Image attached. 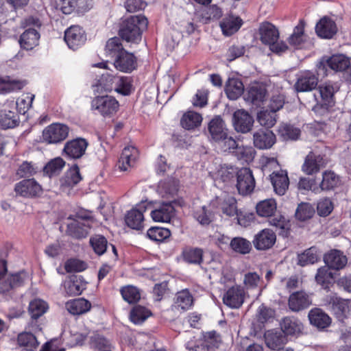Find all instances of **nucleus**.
<instances>
[{
	"mask_svg": "<svg viewBox=\"0 0 351 351\" xmlns=\"http://www.w3.org/2000/svg\"><path fill=\"white\" fill-rule=\"evenodd\" d=\"M253 143L257 149H267L276 143V136L271 130H259L253 134Z\"/></svg>",
	"mask_w": 351,
	"mask_h": 351,
	"instance_id": "a211bd4d",
	"label": "nucleus"
},
{
	"mask_svg": "<svg viewBox=\"0 0 351 351\" xmlns=\"http://www.w3.org/2000/svg\"><path fill=\"white\" fill-rule=\"evenodd\" d=\"M160 192L163 197L173 196L178 190V181L173 179H169L166 181L160 182L159 184Z\"/></svg>",
	"mask_w": 351,
	"mask_h": 351,
	"instance_id": "680f3d73",
	"label": "nucleus"
},
{
	"mask_svg": "<svg viewBox=\"0 0 351 351\" xmlns=\"http://www.w3.org/2000/svg\"><path fill=\"white\" fill-rule=\"evenodd\" d=\"M88 219V217H82L77 216L76 219L68 223L66 230L67 234L78 239L86 237L90 229V224Z\"/></svg>",
	"mask_w": 351,
	"mask_h": 351,
	"instance_id": "f8f14e48",
	"label": "nucleus"
},
{
	"mask_svg": "<svg viewBox=\"0 0 351 351\" xmlns=\"http://www.w3.org/2000/svg\"><path fill=\"white\" fill-rule=\"evenodd\" d=\"M204 251L199 247H186L183 249L182 256L186 263L200 265L203 262Z\"/></svg>",
	"mask_w": 351,
	"mask_h": 351,
	"instance_id": "c9c22d12",
	"label": "nucleus"
},
{
	"mask_svg": "<svg viewBox=\"0 0 351 351\" xmlns=\"http://www.w3.org/2000/svg\"><path fill=\"white\" fill-rule=\"evenodd\" d=\"M253 123V118L244 110H238L233 114V125L237 132L241 133L250 132Z\"/></svg>",
	"mask_w": 351,
	"mask_h": 351,
	"instance_id": "f3484780",
	"label": "nucleus"
},
{
	"mask_svg": "<svg viewBox=\"0 0 351 351\" xmlns=\"http://www.w3.org/2000/svg\"><path fill=\"white\" fill-rule=\"evenodd\" d=\"M312 304L309 295L304 291H297L290 295L288 305L291 311L299 312L308 308Z\"/></svg>",
	"mask_w": 351,
	"mask_h": 351,
	"instance_id": "6ab92c4d",
	"label": "nucleus"
},
{
	"mask_svg": "<svg viewBox=\"0 0 351 351\" xmlns=\"http://www.w3.org/2000/svg\"><path fill=\"white\" fill-rule=\"evenodd\" d=\"M270 180L275 193L278 195H285L289 185L287 172L282 170L273 171L270 175Z\"/></svg>",
	"mask_w": 351,
	"mask_h": 351,
	"instance_id": "393cba45",
	"label": "nucleus"
},
{
	"mask_svg": "<svg viewBox=\"0 0 351 351\" xmlns=\"http://www.w3.org/2000/svg\"><path fill=\"white\" fill-rule=\"evenodd\" d=\"M39 40V32L33 27H29L21 35L19 42L22 49L32 50L38 45Z\"/></svg>",
	"mask_w": 351,
	"mask_h": 351,
	"instance_id": "bb28decb",
	"label": "nucleus"
},
{
	"mask_svg": "<svg viewBox=\"0 0 351 351\" xmlns=\"http://www.w3.org/2000/svg\"><path fill=\"white\" fill-rule=\"evenodd\" d=\"M120 82L118 75H112L110 74H103L99 80L93 85L94 92L102 93L103 92H110L114 90L115 84Z\"/></svg>",
	"mask_w": 351,
	"mask_h": 351,
	"instance_id": "cd10ccee",
	"label": "nucleus"
},
{
	"mask_svg": "<svg viewBox=\"0 0 351 351\" xmlns=\"http://www.w3.org/2000/svg\"><path fill=\"white\" fill-rule=\"evenodd\" d=\"M90 243L94 252L99 256L106 252L108 245L107 239L100 234L90 237Z\"/></svg>",
	"mask_w": 351,
	"mask_h": 351,
	"instance_id": "4d7b16f0",
	"label": "nucleus"
},
{
	"mask_svg": "<svg viewBox=\"0 0 351 351\" xmlns=\"http://www.w3.org/2000/svg\"><path fill=\"white\" fill-rule=\"evenodd\" d=\"M266 97V89L258 84L250 86L245 95V99L256 106H260Z\"/></svg>",
	"mask_w": 351,
	"mask_h": 351,
	"instance_id": "72a5a7b5",
	"label": "nucleus"
},
{
	"mask_svg": "<svg viewBox=\"0 0 351 351\" xmlns=\"http://www.w3.org/2000/svg\"><path fill=\"white\" fill-rule=\"evenodd\" d=\"M304 26L305 22L304 20H300L299 23L295 27L293 34L288 38V42L291 46L298 48L305 42Z\"/></svg>",
	"mask_w": 351,
	"mask_h": 351,
	"instance_id": "ea45409f",
	"label": "nucleus"
},
{
	"mask_svg": "<svg viewBox=\"0 0 351 351\" xmlns=\"http://www.w3.org/2000/svg\"><path fill=\"white\" fill-rule=\"evenodd\" d=\"M66 310L73 315H81L88 312L91 308L90 302L83 298L68 301L65 304Z\"/></svg>",
	"mask_w": 351,
	"mask_h": 351,
	"instance_id": "2f4dec72",
	"label": "nucleus"
},
{
	"mask_svg": "<svg viewBox=\"0 0 351 351\" xmlns=\"http://www.w3.org/2000/svg\"><path fill=\"white\" fill-rule=\"evenodd\" d=\"M244 86L237 78H229L226 84L225 91L230 99L239 98L243 93Z\"/></svg>",
	"mask_w": 351,
	"mask_h": 351,
	"instance_id": "e433bc0d",
	"label": "nucleus"
},
{
	"mask_svg": "<svg viewBox=\"0 0 351 351\" xmlns=\"http://www.w3.org/2000/svg\"><path fill=\"white\" fill-rule=\"evenodd\" d=\"M264 337L267 346L272 350L278 348L287 341L286 336L282 331L268 330Z\"/></svg>",
	"mask_w": 351,
	"mask_h": 351,
	"instance_id": "473e14b6",
	"label": "nucleus"
},
{
	"mask_svg": "<svg viewBox=\"0 0 351 351\" xmlns=\"http://www.w3.org/2000/svg\"><path fill=\"white\" fill-rule=\"evenodd\" d=\"M177 201L163 202L158 208L151 212V217L157 222H169L173 215L175 209L173 204H176Z\"/></svg>",
	"mask_w": 351,
	"mask_h": 351,
	"instance_id": "412c9836",
	"label": "nucleus"
},
{
	"mask_svg": "<svg viewBox=\"0 0 351 351\" xmlns=\"http://www.w3.org/2000/svg\"><path fill=\"white\" fill-rule=\"evenodd\" d=\"M245 291L239 286L228 289L223 296V304L232 308H239L243 304Z\"/></svg>",
	"mask_w": 351,
	"mask_h": 351,
	"instance_id": "dca6fc26",
	"label": "nucleus"
},
{
	"mask_svg": "<svg viewBox=\"0 0 351 351\" xmlns=\"http://www.w3.org/2000/svg\"><path fill=\"white\" fill-rule=\"evenodd\" d=\"M81 180L80 169L77 166L75 165L66 172L61 182L63 185L73 186L80 182Z\"/></svg>",
	"mask_w": 351,
	"mask_h": 351,
	"instance_id": "5fc2aeb1",
	"label": "nucleus"
},
{
	"mask_svg": "<svg viewBox=\"0 0 351 351\" xmlns=\"http://www.w3.org/2000/svg\"><path fill=\"white\" fill-rule=\"evenodd\" d=\"M138 152L134 146L125 147L118 161V167L121 171H128L132 167L138 158Z\"/></svg>",
	"mask_w": 351,
	"mask_h": 351,
	"instance_id": "4be33fe9",
	"label": "nucleus"
},
{
	"mask_svg": "<svg viewBox=\"0 0 351 351\" xmlns=\"http://www.w3.org/2000/svg\"><path fill=\"white\" fill-rule=\"evenodd\" d=\"M335 279L334 274L327 266H324L317 269L315 275V280L323 289H327Z\"/></svg>",
	"mask_w": 351,
	"mask_h": 351,
	"instance_id": "79ce46f5",
	"label": "nucleus"
},
{
	"mask_svg": "<svg viewBox=\"0 0 351 351\" xmlns=\"http://www.w3.org/2000/svg\"><path fill=\"white\" fill-rule=\"evenodd\" d=\"M282 332L287 335H297L302 332L303 324L293 316L285 317L280 322Z\"/></svg>",
	"mask_w": 351,
	"mask_h": 351,
	"instance_id": "a878e982",
	"label": "nucleus"
},
{
	"mask_svg": "<svg viewBox=\"0 0 351 351\" xmlns=\"http://www.w3.org/2000/svg\"><path fill=\"white\" fill-rule=\"evenodd\" d=\"M19 123V115L12 111L0 112V125L6 129L12 128Z\"/></svg>",
	"mask_w": 351,
	"mask_h": 351,
	"instance_id": "603ef678",
	"label": "nucleus"
},
{
	"mask_svg": "<svg viewBox=\"0 0 351 351\" xmlns=\"http://www.w3.org/2000/svg\"><path fill=\"white\" fill-rule=\"evenodd\" d=\"M64 40L70 49L75 50L85 43V31L78 25L71 26L64 32Z\"/></svg>",
	"mask_w": 351,
	"mask_h": 351,
	"instance_id": "1a4fd4ad",
	"label": "nucleus"
},
{
	"mask_svg": "<svg viewBox=\"0 0 351 351\" xmlns=\"http://www.w3.org/2000/svg\"><path fill=\"white\" fill-rule=\"evenodd\" d=\"M136 58L133 53L126 50L119 53L114 60V67L124 73H130L136 68Z\"/></svg>",
	"mask_w": 351,
	"mask_h": 351,
	"instance_id": "2eb2a0df",
	"label": "nucleus"
},
{
	"mask_svg": "<svg viewBox=\"0 0 351 351\" xmlns=\"http://www.w3.org/2000/svg\"><path fill=\"white\" fill-rule=\"evenodd\" d=\"M65 162L61 158H56L49 162L44 167V172L49 177L56 176L60 173L64 167Z\"/></svg>",
	"mask_w": 351,
	"mask_h": 351,
	"instance_id": "bf43d9fd",
	"label": "nucleus"
},
{
	"mask_svg": "<svg viewBox=\"0 0 351 351\" xmlns=\"http://www.w3.org/2000/svg\"><path fill=\"white\" fill-rule=\"evenodd\" d=\"M65 291L69 295H76L82 293L86 288V284L80 277L72 276L64 283Z\"/></svg>",
	"mask_w": 351,
	"mask_h": 351,
	"instance_id": "4c0bfd02",
	"label": "nucleus"
},
{
	"mask_svg": "<svg viewBox=\"0 0 351 351\" xmlns=\"http://www.w3.org/2000/svg\"><path fill=\"white\" fill-rule=\"evenodd\" d=\"M193 217L202 226H207L213 220V212L206 206L196 208L193 211Z\"/></svg>",
	"mask_w": 351,
	"mask_h": 351,
	"instance_id": "a18cd8bd",
	"label": "nucleus"
},
{
	"mask_svg": "<svg viewBox=\"0 0 351 351\" xmlns=\"http://www.w3.org/2000/svg\"><path fill=\"white\" fill-rule=\"evenodd\" d=\"M326 163L327 161L324 156L311 152L305 157L302 170L306 175H313L319 172L322 168L325 167Z\"/></svg>",
	"mask_w": 351,
	"mask_h": 351,
	"instance_id": "ddd939ff",
	"label": "nucleus"
},
{
	"mask_svg": "<svg viewBox=\"0 0 351 351\" xmlns=\"http://www.w3.org/2000/svg\"><path fill=\"white\" fill-rule=\"evenodd\" d=\"M147 234L153 241H162L170 237L171 232L167 228L152 227L147 230Z\"/></svg>",
	"mask_w": 351,
	"mask_h": 351,
	"instance_id": "338daca9",
	"label": "nucleus"
},
{
	"mask_svg": "<svg viewBox=\"0 0 351 351\" xmlns=\"http://www.w3.org/2000/svg\"><path fill=\"white\" fill-rule=\"evenodd\" d=\"M315 32L320 38L329 39L336 34L337 27L334 21L324 16L316 24Z\"/></svg>",
	"mask_w": 351,
	"mask_h": 351,
	"instance_id": "b1692460",
	"label": "nucleus"
},
{
	"mask_svg": "<svg viewBox=\"0 0 351 351\" xmlns=\"http://www.w3.org/2000/svg\"><path fill=\"white\" fill-rule=\"evenodd\" d=\"M208 131L212 138L217 142L228 133L223 121L219 117L213 118L208 123Z\"/></svg>",
	"mask_w": 351,
	"mask_h": 351,
	"instance_id": "f704fd0d",
	"label": "nucleus"
},
{
	"mask_svg": "<svg viewBox=\"0 0 351 351\" xmlns=\"http://www.w3.org/2000/svg\"><path fill=\"white\" fill-rule=\"evenodd\" d=\"M257 120L262 126L270 128L276 123V114L268 110H262L258 113Z\"/></svg>",
	"mask_w": 351,
	"mask_h": 351,
	"instance_id": "052dcab7",
	"label": "nucleus"
},
{
	"mask_svg": "<svg viewBox=\"0 0 351 351\" xmlns=\"http://www.w3.org/2000/svg\"><path fill=\"white\" fill-rule=\"evenodd\" d=\"M124 300L130 304L135 303L141 298L139 291L134 286L128 285L121 289Z\"/></svg>",
	"mask_w": 351,
	"mask_h": 351,
	"instance_id": "69168bd1",
	"label": "nucleus"
},
{
	"mask_svg": "<svg viewBox=\"0 0 351 351\" xmlns=\"http://www.w3.org/2000/svg\"><path fill=\"white\" fill-rule=\"evenodd\" d=\"M318 259L317 249L315 247H311L298 256V264L303 267L308 264H314Z\"/></svg>",
	"mask_w": 351,
	"mask_h": 351,
	"instance_id": "864d4df0",
	"label": "nucleus"
},
{
	"mask_svg": "<svg viewBox=\"0 0 351 351\" xmlns=\"http://www.w3.org/2000/svg\"><path fill=\"white\" fill-rule=\"evenodd\" d=\"M150 315V311L146 308L136 306L130 312V319L134 324H141L149 317Z\"/></svg>",
	"mask_w": 351,
	"mask_h": 351,
	"instance_id": "e2e57ef3",
	"label": "nucleus"
},
{
	"mask_svg": "<svg viewBox=\"0 0 351 351\" xmlns=\"http://www.w3.org/2000/svg\"><path fill=\"white\" fill-rule=\"evenodd\" d=\"M16 193L24 197H34L42 193L41 186L34 179L23 180L14 187Z\"/></svg>",
	"mask_w": 351,
	"mask_h": 351,
	"instance_id": "9b49d317",
	"label": "nucleus"
},
{
	"mask_svg": "<svg viewBox=\"0 0 351 351\" xmlns=\"http://www.w3.org/2000/svg\"><path fill=\"white\" fill-rule=\"evenodd\" d=\"M221 209L223 214L229 217L237 216L238 223H240L239 213L237 209V200L233 197H227L221 204Z\"/></svg>",
	"mask_w": 351,
	"mask_h": 351,
	"instance_id": "8fccbe9b",
	"label": "nucleus"
},
{
	"mask_svg": "<svg viewBox=\"0 0 351 351\" xmlns=\"http://www.w3.org/2000/svg\"><path fill=\"white\" fill-rule=\"evenodd\" d=\"M119 106L118 101L108 95L95 97L91 101L92 110H97L104 117H110L116 113Z\"/></svg>",
	"mask_w": 351,
	"mask_h": 351,
	"instance_id": "39448f33",
	"label": "nucleus"
},
{
	"mask_svg": "<svg viewBox=\"0 0 351 351\" xmlns=\"http://www.w3.org/2000/svg\"><path fill=\"white\" fill-rule=\"evenodd\" d=\"M150 205L142 202L138 205L137 208L132 209L128 211L125 217V223L128 227L134 230H141L143 228L144 217L143 213L145 212Z\"/></svg>",
	"mask_w": 351,
	"mask_h": 351,
	"instance_id": "6e6552de",
	"label": "nucleus"
},
{
	"mask_svg": "<svg viewBox=\"0 0 351 351\" xmlns=\"http://www.w3.org/2000/svg\"><path fill=\"white\" fill-rule=\"evenodd\" d=\"M269 220V223L271 226L276 227L279 229V234L284 237H288L289 234V223L286 219L280 215H273Z\"/></svg>",
	"mask_w": 351,
	"mask_h": 351,
	"instance_id": "6e6d98bb",
	"label": "nucleus"
},
{
	"mask_svg": "<svg viewBox=\"0 0 351 351\" xmlns=\"http://www.w3.org/2000/svg\"><path fill=\"white\" fill-rule=\"evenodd\" d=\"M310 323L319 329H324L331 324V318L322 309L313 308L308 313Z\"/></svg>",
	"mask_w": 351,
	"mask_h": 351,
	"instance_id": "c756f323",
	"label": "nucleus"
},
{
	"mask_svg": "<svg viewBox=\"0 0 351 351\" xmlns=\"http://www.w3.org/2000/svg\"><path fill=\"white\" fill-rule=\"evenodd\" d=\"M202 121V115L193 111L186 112L181 119L182 126L186 130H193L200 125Z\"/></svg>",
	"mask_w": 351,
	"mask_h": 351,
	"instance_id": "37998d69",
	"label": "nucleus"
},
{
	"mask_svg": "<svg viewBox=\"0 0 351 351\" xmlns=\"http://www.w3.org/2000/svg\"><path fill=\"white\" fill-rule=\"evenodd\" d=\"M69 132V129L66 125L53 123L44 129L43 140L47 143H58L66 139Z\"/></svg>",
	"mask_w": 351,
	"mask_h": 351,
	"instance_id": "423d86ee",
	"label": "nucleus"
},
{
	"mask_svg": "<svg viewBox=\"0 0 351 351\" xmlns=\"http://www.w3.org/2000/svg\"><path fill=\"white\" fill-rule=\"evenodd\" d=\"M56 9L65 14L73 12H84L89 9L88 0H53Z\"/></svg>",
	"mask_w": 351,
	"mask_h": 351,
	"instance_id": "9d476101",
	"label": "nucleus"
},
{
	"mask_svg": "<svg viewBox=\"0 0 351 351\" xmlns=\"http://www.w3.org/2000/svg\"><path fill=\"white\" fill-rule=\"evenodd\" d=\"M255 186V180L249 168H242L237 172V188L239 194L246 195L251 193Z\"/></svg>",
	"mask_w": 351,
	"mask_h": 351,
	"instance_id": "0eeeda50",
	"label": "nucleus"
},
{
	"mask_svg": "<svg viewBox=\"0 0 351 351\" xmlns=\"http://www.w3.org/2000/svg\"><path fill=\"white\" fill-rule=\"evenodd\" d=\"M326 300L328 304L331 306V308L336 313L343 314L348 309L346 301L338 298L336 295H328Z\"/></svg>",
	"mask_w": 351,
	"mask_h": 351,
	"instance_id": "0e129e2a",
	"label": "nucleus"
},
{
	"mask_svg": "<svg viewBox=\"0 0 351 351\" xmlns=\"http://www.w3.org/2000/svg\"><path fill=\"white\" fill-rule=\"evenodd\" d=\"M193 296L187 289H184L177 293L175 304L178 308L182 310H187L193 305Z\"/></svg>",
	"mask_w": 351,
	"mask_h": 351,
	"instance_id": "09e8293b",
	"label": "nucleus"
},
{
	"mask_svg": "<svg viewBox=\"0 0 351 351\" xmlns=\"http://www.w3.org/2000/svg\"><path fill=\"white\" fill-rule=\"evenodd\" d=\"M350 64L349 59L342 54L334 55L327 59L326 62L319 66V70H324L326 66L335 71H342L348 69Z\"/></svg>",
	"mask_w": 351,
	"mask_h": 351,
	"instance_id": "c85d7f7f",
	"label": "nucleus"
},
{
	"mask_svg": "<svg viewBox=\"0 0 351 351\" xmlns=\"http://www.w3.org/2000/svg\"><path fill=\"white\" fill-rule=\"evenodd\" d=\"M231 249L239 254H248L251 249V243L243 237H234L230 242Z\"/></svg>",
	"mask_w": 351,
	"mask_h": 351,
	"instance_id": "3c124183",
	"label": "nucleus"
},
{
	"mask_svg": "<svg viewBox=\"0 0 351 351\" xmlns=\"http://www.w3.org/2000/svg\"><path fill=\"white\" fill-rule=\"evenodd\" d=\"M339 178L333 171H326L322 174V180L319 184L322 191H329L337 186Z\"/></svg>",
	"mask_w": 351,
	"mask_h": 351,
	"instance_id": "49530a36",
	"label": "nucleus"
},
{
	"mask_svg": "<svg viewBox=\"0 0 351 351\" xmlns=\"http://www.w3.org/2000/svg\"><path fill=\"white\" fill-rule=\"evenodd\" d=\"M256 209L259 216L263 217H271L276 211V202L274 199H265L257 204Z\"/></svg>",
	"mask_w": 351,
	"mask_h": 351,
	"instance_id": "a19ab883",
	"label": "nucleus"
},
{
	"mask_svg": "<svg viewBox=\"0 0 351 351\" xmlns=\"http://www.w3.org/2000/svg\"><path fill=\"white\" fill-rule=\"evenodd\" d=\"M88 143L84 138H78L68 141L64 147V152L71 158H81L86 152Z\"/></svg>",
	"mask_w": 351,
	"mask_h": 351,
	"instance_id": "aec40b11",
	"label": "nucleus"
},
{
	"mask_svg": "<svg viewBox=\"0 0 351 351\" xmlns=\"http://www.w3.org/2000/svg\"><path fill=\"white\" fill-rule=\"evenodd\" d=\"M315 213L314 208L309 203H301L298 205L295 217L300 221L311 218Z\"/></svg>",
	"mask_w": 351,
	"mask_h": 351,
	"instance_id": "774afa93",
	"label": "nucleus"
},
{
	"mask_svg": "<svg viewBox=\"0 0 351 351\" xmlns=\"http://www.w3.org/2000/svg\"><path fill=\"white\" fill-rule=\"evenodd\" d=\"M242 25V20L237 16H230L223 19L220 23L223 33L230 36L237 32Z\"/></svg>",
	"mask_w": 351,
	"mask_h": 351,
	"instance_id": "58836bf2",
	"label": "nucleus"
},
{
	"mask_svg": "<svg viewBox=\"0 0 351 351\" xmlns=\"http://www.w3.org/2000/svg\"><path fill=\"white\" fill-rule=\"evenodd\" d=\"M324 262L328 268L339 270L346 266L347 258L341 251L334 250L324 256Z\"/></svg>",
	"mask_w": 351,
	"mask_h": 351,
	"instance_id": "7c9ffc66",
	"label": "nucleus"
},
{
	"mask_svg": "<svg viewBox=\"0 0 351 351\" xmlns=\"http://www.w3.org/2000/svg\"><path fill=\"white\" fill-rule=\"evenodd\" d=\"M25 85L21 81L12 80L9 76L0 77V93L4 94L21 90Z\"/></svg>",
	"mask_w": 351,
	"mask_h": 351,
	"instance_id": "c03bdc74",
	"label": "nucleus"
},
{
	"mask_svg": "<svg viewBox=\"0 0 351 351\" xmlns=\"http://www.w3.org/2000/svg\"><path fill=\"white\" fill-rule=\"evenodd\" d=\"M235 149L234 154L239 160L246 162L254 160L256 151L252 146H239L238 145Z\"/></svg>",
	"mask_w": 351,
	"mask_h": 351,
	"instance_id": "13d9d810",
	"label": "nucleus"
},
{
	"mask_svg": "<svg viewBox=\"0 0 351 351\" xmlns=\"http://www.w3.org/2000/svg\"><path fill=\"white\" fill-rule=\"evenodd\" d=\"M6 272V261L0 254V293L3 295L10 294L13 290L22 286L27 278V275L25 272L3 277Z\"/></svg>",
	"mask_w": 351,
	"mask_h": 351,
	"instance_id": "f03ea898",
	"label": "nucleus"
},
{
	"mask_svg": "<svg viewBox=\"0 0 351 351\" xmlns=\"http://www.w3.org/2000/svg\"><path fill=\"white\" fill-rule=\"evenodd\" d=\"M259 35L261 42L269 45L270 50L276 53L285 52L288 48L284 42H278L279 38L278 30L273 24L269 22L261 24Z\"/></svg>",
	"mask_w": 351,
	"mask_h": 351,
	"instance_id": "7ed1b4c3",
	"label": "nucleus"
},
{
	"mask_svg": "<svg viewBox=\"0 0 351 351\" xmlns=\"http://www.w3.org/2000/svg\"><path fill=\"white\" fill-rule=\"evenodd\" d=\"M276 241V233L272 230L265 228L255 234L252 243L256 250H267L274 246Z\"/></svg>",
	"mask_w": 351,
	"mask_h": 351,
	"instance_id": "4468645a",
	"label": "nucleus"
},
{
	"mask_svg": "<svg viewBox=\"0 0 351 351\" xmlns=\"http://www.w3.org/2000/svg\"><path fill=\"white\" fill-rule=\"evenodd\" d=\"M47 309V304L40 299H35L30 302L28 308L31 317L34 319H37L44 315Z\"/></svg>",
	"mask_w": 351,
	"mask_h": 351,
	"instance_id": "de8ad7c7",
	"label": "nucleus"
},
{
	"mask_svg": "<svg viewBox=\"0 0 351 351\" xmlns=\"http://www.w3.org/2000/svg\"><path fill=\"white\" fill-rule=\"evenodd\" d=\"M318 84V79L310 71L303 73L297 80L294 88L297 92H309L314 90Z\"/></svg>",
	"mask_w": 351,
	"mask_h": 351,
	"instance_id": "5701e85b",
	"label": "nucleus"
},
{
	"mask_svg": "<svg viewBox=\"0 0 351 351\" xmlns=\"http://www.w3.org/2000/svg\"><path fill=\"white\" fill-rule=\"evenodd\" d=\"M147 19L144 16H132L122 22L119 34L128 43H138L141 40L142 32L147 28Z\"/></svg>",
	"mask_w": 351,
	"mask_h": 351,
	"instance_id": "f257e3e1",
	"label": "nucleus"
},
{
	"mask_svg": "<svg viewBox=\"0 0 351 351\" xmlns=\"http://www.w3.org/2000/svg\"><path fill=\"white\" fill-rule=\"evenodd\" d=\"M335 93L332 85L325 84L319 86L317 93L313 95V101H309L312 104V110L315 112L319 110V108H328L332 103V97Z\"/></svg>",
	"mask_w": 351,
	"mask_h": 351,
	"instance_id": "20e7f679",
	"label": "nucleus"
}]
</instances>
